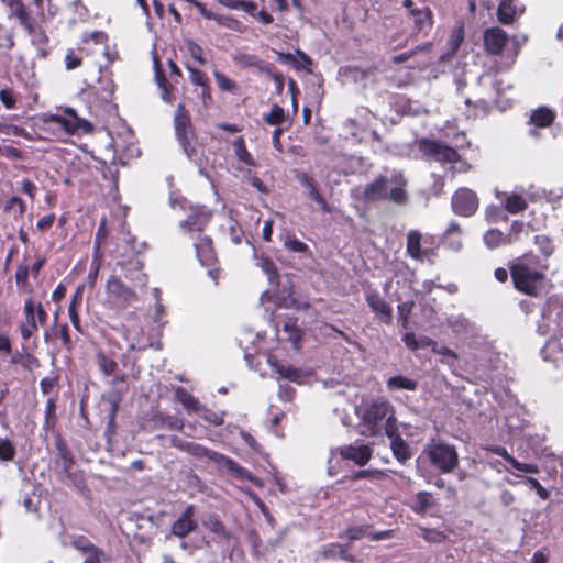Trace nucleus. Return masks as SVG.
I'll list each match as a JSON object with an SVG mask.
<instances>
[{
  "instance_id": "obj_1",
  "label": "nucleus",
  "mask_w": 563,
  "mask_h": 563,
  "mask_svg": "<svg viewBox=\"0 0 563 563\" xmlns=\"http://www.w3.org/2000/svg\"><path fill=\"white\" fill-rule=\"evenodd\" d=\"M361 419V432L364 435L375 437L385 430L391 417H395L393 406L386 400H377L356 410Z\"/></svg>"
},
{
  "instance_id": "obj_2",
  "label": "nucleus",
  "mask_w": 563,
  "mask_h": 563,
  "mask_svg": "<svg viewBox=\"0 0 563 563\" xmlns=\"http://www.w3.org/2000/svg\"><path fill=\"white\" fill-rule=\"evenodd\" d=\"M515 287L527 295L536 296L544 285V273L529 257L518 258L510 267Z\"/></svg>"
},
{
  "instance_id": "obj_3",
  "label": "nucleus",
  "mask_w": 563,
  "mask_h": 563,
  "mask_svg": "<svg viewBox=\"0 0 563 563\" xmlns=\"http://www.w3.org/2000/svg\"><path fill=\"white\" fill-rule=\"evenodd\" d=\"M406 184L400 173H394L390 177L380 176L366 186L364 195L367 200L388 198L396 203H405L407 201Z\"/></svg>"
},
{
  "instance_id": "obj_4",
  "label": "nucleus",
  "mask_w": 563,
  "mask_h": 563,
  "mask_svg": "<svg viewBox=\"0 0 563 563\" xmlns=\"http://www.w3.org/2000/svg\"><path fill=\"white\" fill-rule=\"evenodd\" d=\"M42 121L45 129L53 130L56 136L91 131V124L79 118L73 109H65L56 114H44Z\"/></svg>"
},
{
  "instance_id": "obj_5",
  "label": "nucleus",
  "mask_w": 563,
  "mask_h": 563,
  "mask_svg": "<svg viewBox=\"0 0 563 563\" xmlns=\"http://www.w3.org/2000/svg\"><path fill=\"white\" fill-rule=\"evenodd\" d=\"M372 456V450L368 445H347L331 450L328 473L334 476L340 471V463L342 460L353 461L357 465H365Z\"/></svg>"
},
{
  "instance_id": "obj_6",
  "label": "nucleus",
  "mask_w": 563,
  "mask_h": 563,
  "mask_svg": "<svg viewBox=\"0 0 563 563\" xmlns=\"http://www.w3.org/2000/svg\"><path fill=\"white\" fill-rule=\"evenodd\" d=\"M426 453L431 463L443 473L452 472L459 463V454L454 446L435 442L427 446Z\"/></svg>"
},
{
  "instance_id": "obj_7",
  "label": "nucleus",
  "mask_w": 563,
  "mask_h": 563,
  "mask_svg": "<svg viewBox=\"0 0 563 563\" xmlns=\"http://www.w3.org/2000/svg\"><path fill=\"white\" fill-rule=\"evenodd\" d=\"M23 313L25 321L21 324L20 331L26 340L37 332L38 324L43 325L46 322L47 313L42 303H36L31 297L24 302Z\"/></svg>"
},
{
  "instance_id": "obj_8",
  "label": "nucleus",
  "mask_w": 563,
  "mask_h": 563,
  "mask_svg": "<svg viewBox=\"0 0 563 563\" xmlns=\"http://www.w3.org/2000/svg\"><path fill=\"white\" fill-rule=\"evenodd\" d=\"M175 130L177 137L189 158H192L196 154V147L191 144L190 140V120L185 113L184 107L180 104L175 114Z\"/></svg>"
},
{
  "instance_id": "obj_9",
  "label": "nucleus",
  "mask_w": 563,
  "mask_h": 563,
  "mask_svg": "<svg viewBox=\"0 0 563 563\" xmlns=\"http://www.w3.org/2000/svg\"><path fill=\"white\" fill-rule=\"evenodd\" d=\"M453 211L460 216H472L478 208V199L474 191L462 188L452 197Z\"/></svg>"
},
{
  "instance_id": "obj_10",
  "label": "nucleus",
  "mask_w": 563,
  "mask_h": 563,
  "mask_svg": "<svg viewBox=\"0 0 563 563\" xmlns=\"http://www.w3.org/2000/svg\"><path fill=\"white\" fill-rule=\"evenodd\" d=\"M385 434L390 439V448L395 457L399 462H405L410 457L408 444L398 434V423L396 417H391L385 427Z\"/></svg>"
},
{
  "instance_id": "obj_11",
  "label": "nucleus",
  "mask_w": 563,
  "mask_h": 563,
  "mask_svg": "<svg viewBox=\"0 0 563 563\" xmlns=\"http://www.w3.org/2000/svg\"><path fill=\"white\" fill-rule=\"evenodd\" d=\"M210 461H212L219 468L227 470L232 475H234L238 478L242 479H249L250 482L254 483L256 486H262L263 483L261 479L252 476L245 468L236 464L233 460L230 457H227L220 453H213L210 454Z\"/></svg>"
},
{
  "instance_id": "obj_12",
  "label": "nucleus",
  "mask_w": 563,
  "mask_h": 563,
  "mask_svg": "<svg viewBox=\"0 0 563 563\" xmlns=\"http://www.w3.org/2000/svg\"><path fill=\"white\" fill-rule=\"evenodd\" d=\"M420 150L439 162H456L459 157L454 148L434 141H421Z\"/></svg>"
},
{
  "instance_id": "obj_13",
  "label": "nucleus",
  "mask_w": 563,
  "mask_h": 563,
  "mask_svg": "<svg viewBox=\"0 0 563 563\" xmlns=\"http://www.w3.org/2000/svg\"><path fill=\"white\" fill-rule=\"evenodd\" d=\"M107 294L113 302L120 303L123 307L130 305L135 299V294L114 276L110 277L107 283Z\"/></svg>"
},
{
  "instance_id": "obj_14",
  "label": "nucleus",
  "mask_w": 563,
  "mask_h": 563,
  "mask_svg": "<svg viewBox=\"0 0 563 563\" xmlns=\"http://www.w3.org/2000/svg\"><path fill=\"white\" fill-rule=\"evenodd\" d=\"M268 365L275 371L277 374V378H285L295 383H302L303 378L307 376L301 369L284 366L278 363V360L274 355H268L267 357Z\"/></svg>"
},
{
  "instance_id": "obj_15",
  "label": "nucleus",
  "mask_w": 563,
  "mask_h": 563,
  "mask_svg": "<svg viewBox=\"0 0 563 563\" xmlns=\"http://www.w3.org/2000/svg\"><path fill=\"white\" fill-rule=\"evenodd\" d=\"M366 301L378 319L385 323H390L393 319V308L376 292L366 296Z\"/></svg>"
},
{
  "instance_id": "obj_16",
  "label": "nucleus",
  "mask_w": 563,
  "mask_h": 563,
  "mask_svg": "<svg viewBox=\"0 0 563 563\" xmlns=\"http://www.w3.org/2000/svg\"><path fill=\"white\" fill-rule=\"evenodd\" d=\"M197 522L194 519V506H188L183 515L173 523L172 532L179 538L186 537L195 530Z\"/></svg>"
},
{
  "instance_id": "obj_17",
  "label": "nucleus",
  "mask_w": 563,
  "mask_h": 563,
  "mask_svg": "<svg viewBox=\"0 0 563 563\" xmlns=\"http://www.w3.org/2000/svg\"><path fill=\"white\" fill-rule=\"evenodd\" d=\"M123 335L130 350H141L147 345L143 329L135 321L123 327Z\"/></svg>"
},
{
  "instance_id": "obj_18",
  "label": "nucleus",
  "mask_w": 563,
  "mask_h": 563,
  "mask_svg": "<svg viewBox=\"0 0 563 563\" xmlns=\"http://www.w3.org/2000/svg\"><path fill=\"white\" fill-rule=\"evenodd\" d=\"M484 42L490 54H499L507 42V34L499 27H492L485 32Z\"/></svg>"
},
{
  "instance_id": "obj_19",
  "label": "nucleus",
  "mask_w": 563,
  "mask_h": 563,
  "mask_svg": "<svg viewBox=\"0 0 563 563\" xmlns=\"http://www.w3.org/2000/svg\"><path fill=\"white\" fill-rule=\"evenodd\" d=\"M486 450L501 456L518 472L531 473V474H537L539 472V468L536 464L521 463V462L517 461L515 457H512L510 454H508L506 449L503 446H489V448H486Z\"/></svg>"
},
{
  "instance_id": "obj_20",
  "label": "nucleus",
  "mask_w": 563,
  "mask_h": 563,
  "mask_svg": "<svg viewBox=\"0 0 563 563\" xmlns=\"http://www.w3.org/2000/svg\"><path fill=\"white\" fill-rule=\"evenodd\" d=\"M195 247L201 265L211 266L214 263L216 254L211 240L208 236L200 238L199 241L195 243Z\"/></svg>"
},
{
  "instance_id": "obj_21",
  "label": "nucleus",
  "mask_w": 563,
  "mask_h": 563,
  "mask_svg": "<svg viewBox=\"0 0 563 563\" xmlns=\"http://www.w3.org/2000/svg\"><path fill=\"white\" fill-rule=\"evenodd\" d=\"M421 234L418 231H409L407 234V253L415 260L422 261L427 256V251L421 247Z\"/></svg>"
},
{
  "instance_id": "obj_22",
  "label": "nucleus",
  "mask_w": 563,
  "mask_h": 563,
  "mask_svg": "<svg viewBox=\"0 0 563 563\" xmlns=\"http://www.w3.org/2000/svg\"><path fill=\"white\" fill-rule=\"evenodd\" d=\"M545 360H552L554 363L563 361V336L550 339L543 349Z\"/></svg>"
},
{
  "instance_id": "obj_23",
  "label": "nucleus",
  "mask_w": 563,
  "mask_h": 563,
  "mask_svg": "<svg viewBox=\"0 0 563 563\" xmlns=\"http://www.w3.org/2000/svg\"><path fill=\"white\" fill-rule=\"evenodd\" d=\"M210 218L209 212L206 210H199L191 214L183 224L184 228L188 229V232H200L203 227L208 223Z\"/></svg>"
},
{
  "instance_id": "obj_24",
  "label": "nucleus",
  "mask_w": 563,
  "mask_h": 563,
  "mask_svg": "<svg viewBox=\"0 0 563 563\" xmlns=\"http://www.w3.org/2000/svg\"><path fill=\"white\" fill-rule=\"evenodd\" d=\"M484 242L487 247L496 249L498 246L512 243L514 239L506 236L501 231L497 229H490L485 233Z\"/></svg>"
},
{
  "instance_id": "obj_25",
  "label": "nucleus",
  "mask_w": 563,
  "mask_h": 563,
  "mask_svg": "<svg viewBox=\"0 0 563 563\" xmlns=\"http://www.w3.org/2000/svg\"><path fill=\"white\" fill-rule=\"evenodd\" d=\"M10 8V15L19 20L20 24L23 25L30 33L33 31L32 20L29 16L21 0L14 2Z\"/></svg>"
},
{
  "instance_id": "obj_26",
  "label": "nucleus",
  "mask_w": 563,
  "mask_h": 563,
  "mask_svg": "<svg viewBox=\"0 0 563 563\" xmlns=\"http://www.w3.org/2000/svg\"><path fill=\"white\" fill-rule=\"evenodd\" d=\"M172 443L174 446L185 450L195 456H206L210 460V454L214 453L213 451H209L197 443L185 442V441L178 440L176 438H174L172 440Z\"/></svg>"
},
{
  "instance_id": "obj_27",
  "label": "nucleus",
  "mask_w": 563,
  "mask_h": 563,
  "mask_svg": "<svg viewBox=\"0 0 563 563\" xmlns=\"http://www.w3.org/2000/svg\"><path fill=\"white\" fill-rule=\"evenodd\" d=\"M387 388L389 390H415L417 388V382L412 378L397 375L388 378Z\"/></svg>"
},
{
  "instance_id": "obj_28",
  "label": "nucleus",
  "mask_w": 563,
  "mask_h": 563,
  "mask_svg": "<svg viewBox=\"0 0 563 563\" xmlns=\"http://www.w3.org/2000/svg\"><path fill=\"white\" fill-rule=\"evenodd\" d=\"M176 397L188 412L200 411L199 400L196 397H194L191 394H189L186 389L178 388L176 390Z\"/></svg>"
},
{
  "instance_id": "obj_29",
  "label": "nucleus",
  "mask_w": 563,
  "mask_h": 563,
  "mask_svg": "<svg viewBox=\"0 0 563 563\" xmlns=\"http://www.w3.org/2000/svg\"><path fill=\"white\" fill-rule=\"evenodd\" d=\"M497 14L501 23H511L517 14V9L512 4V0H501L498 5Z\"/></svg>"
},
{
  "instance_id": "obj_30",
  "label": "nucleus",
  "mask_w": 563,
  "mask_h": 563,
  "mask_svg": "<svg viewBox=\"0 0 563 563\" xmlns=\"http://www.w3.org/2000/svg\"><path fill=\"white\" fill-rule=\"evenodd\" d=\"M553 120L554 113L548 108H539L534 110L530 117L531 123L539 128L550 125Z\"/></svg>"
},
{
  "instance_id": "obj_31",
  "label": "nucleus",
  "mask_w": 563,
  "mask_h": 563,
  "mask_svg": "<svg viewBox=\"0 0 563 563\" xmlns=\"http://www.w3.org/2000/svg\"><path fill=\"white\" fill-rule=\"evenodd\" d=\"M433 505L432 496L427 492H419L410 504L411 509L417 514H422Z\"/></svg>"
},
{
  "instance_id": "obj_32",
  "label": "nucleus",
  "mask_w": 563,
  "mask_h": 563,
  "mask_svg": "<svg viewBox=\"0 0 563 563\" xmlns=\"http://www.w3.org/2000/svg\"><path fill=\"white\" fill-rule=\"evenodd\" d=\"M29 272H30V268L27 265L19 266L15 272V280H16L18 287L24 294L32 292V286L29 283Z\"/></svg>"
},
{
  "instance_id": "obj_33",
  "label": "nucleus",
  "mask_w": 563,
  "mask_h": 563,
  "mask_svg": "<svg viewBox=\"0 0 563 563\" xmlns=\"http://www.w3.org/2000/svg\"><path fill=\"white\" fill-rule=\"evenodd\" d=\"M505 208L510 213H518L527 208V201L517 194H509L505 200Z\"/></svg>"
},
{
  "instance_id": "obj_34",
  "label": "nucleus",
  "mask_w": 563,
  "mask_h": 563,
  "mask_svg": "<svg viewBox=\"0 0 563 563\" xmlns=\"http://www.w3.org/2000/svg\"><path fill=\"white\" fill-rule=\"evenodd\" d=\"M415 16V24L419 30L430 27L432 24V14L429 8L423 7L422 9L412 10Z\"/></svg>"
},
{
  "instance_id": "obj_35",
  "label": "nucleus",
  "mask_w": 563,
  "mask_h": 563,
  "mask_svg": "<svg viewBox=\"0 0 563 563\" xmlns=\"http://www.w3.org/2000/svg\"><path fill=\"white\" fill-rule=\"evenodd\" d=\"M97 363L100 372L107 376L112 375L118 366L115 361L108 357L103 352L97 353Z\"/></svg>"
},
{
  "instance_id": "obj_36",
  "label": "nucleus",
  "mask_w": 563,
  "mask_h": 563,
  "mask_svg": "<svg viewBox=\"0 0 563 563\" xmlns=\"http://www.w3.org/2000/svg\"><path fill=\"white\" fill-rule=\"evenodd\" d=\"M460 236H461V229H460L459 224L456 222H451L445 232V238L452 249H454V250L461 249L462 243H461Z\"/></svg>"
},
{
  "instance_id": "obj_37",
  "label": "nucleus",
  "mask_w": 563,
  "mask_h": 563,
  "mask_svg": "<svg viewBox=\"0 0 563 563\" xmlns=\"http://www.w3.org/2000/svg\"><path fill=\"white\" fill-rule=\"evenodd\" d=\"M211 20L216 21L217 24L222 27L236 32H242L243 26L241 22H239L235 18L231 15H220L214 13V18H212Z\"/></svg>"
},
{
  "instance_id": "obj_38",
  "label": "nucleus",
  "mask_w": 563,
  "mask_h": 563,
  "mask_svg": "<svg viewBox=\"0 0 563 563\" xmlns=\"http://www.w3.org/2000/svg\"><path fill=\"white\" fill-rule=\"evenodd\" d=\"M286 121V113L284 109L277 104L271 108V111L265 115V122L269 125H282Z\"/></svg>"
},
{
  "instance_id": "obj_39",
  "label": "nucleus",
  "mask_w": 563,
  "mask_h": 563,
  "mask_svg": "<svg viewBox=\"0 0 563 563\" xmlns=\"http://www.w3.org/2000/svg\"><path fill=\"white\" fill-rule=\"evenodd\" d=\"M213 76H214L216 84L221 91H227V92H235L236 91L238 85L234 80L230 79L224 74H222L218 70L213 71Z\"/></svg>"
},
{
  "instance_id": "obj_40",
  "label": "nucleus",
  "mask_w": 563,
  "mask_h": 563,
  "mask_svg": "<svg viewBox=\"0 0 563 563\" xmlns=\"http://www.w3.org/2000/svg\"><path fill=\"white\" fill-rule=\"evenodd\" d=\"M284 331L288 334V340L292 343L294 347L298 350L300 347L301 330L295 322L288 320L284 324Z\"/></svg>"
},
{
  "instance_id": "obj_41",
  "label": "nucleus",
  "mask_w": 563,
  "mask_h": 563,
  "mask_svg": "<svg viewBox=\"0 0 563 563\" xmlns=\"http://www.w3.org/2000/svg\"><path fill=\"white\" fill-rule=\"evenodd\" d=\"M233 147H234L236 157L241 162H243L244 164L250 165V166L254 165V161H253L251 154L245 148L244 141L242 137H238L236 140H234Z\"/></svg>"
},
{
  "instance_id": "obj_42",
  "label": "nucleus",
  "mask_w": 563,
  "mask_h": 563,
  "mask_svg": "<svg viewBox=\"0 0 563 563\" xmlns=\"http://www.w3.org/2000/svg\"><path fill=\"white\" fill-rule=\"evenodd\" d=\"M185 51L188 55H190L200 65L206 64L202 47L200 45H198L197 43H195L194 41L188 40L185 42Z\"/></svg>"
},
{
  "instance_id": "obj_43",
  "label": "nucleus",
  "mask_w": 563,
  "mask_h": 563,
  "mask_svg": "<svg viewBox=\"0 0 563 563\" xmlns=\"http://www.w3.org/2000/svg\"><path fill=\"white\" fill-rule=\"evenodd\" d=\"M257 266L267 275L268 280L273 283L277 278V271L275 264L267 257L257 260Z\"/></svg>"
},
{
  "instance_id": "obj_44",
  "label": "nucleus",
  "mask_w": 563,
  "mask_h": 563,
  "mask_svg": "<svg viewBox=\"0 0 563 563\" xmlns=\"http://www.w3.org/2000/svg\"><path fill=\"white\" fill-rule=\"evenodd\" d=\"M15 455V449L8 439H0V461H11Z\"/></svg>"
},
{
  "instance_id": "obj_45",
  "label": "nucleus",
  "mask_w": 563,
  "mask_h": 563,
  "mask_svg": "<svg viewBox=\"0 0 563 563\" xmlns=\"http://www.w3.org/2000/svg\"><path fill=\"white\" fill-rule=\"evenodd\" d=\"M65 65L73 70L81 65V56L75 49H68L65 56Z\"/></svg>"
},
{
  "instance_id": "obj_46",
  "label": "nucleus",
  "mask_w": 563,
  "mask_h": 563,
  "mask_svg": "<svg viewBox=\"0 0 563 563\" xmlns=\"http://www.w3.org/2000/svg\"><path fill=\"white\" fill-rule=\"evenodd\" d=\"M421 536L424 540L434 543H440L445 539L444 533L435 529L422 528Z\"/></svg>"
},
{
  "instance_id": "obj_47",
  "label": "nucleus",
  "mask_w": 563,
  "mask_h": 563,
  "mask_svg": "<svg viewBox=\"0 0 563 563\" xmlns=\"http://www.w3.org/2000/svg\"><path fill=\"white\" fill-rule=\"evenodd\" d=\"M285 246L295 253H303L307 250V245L294 238L287 236L284 242Z\"/></svg>"
},
{
  "instance_id": "obj_48",
  "label": "nucleus",
  "mask_w": 563,
  "mask_h": 563,
  "mask_svg": "<svg viewBox=\"0 0 563 563\" xmlns=\"http://www.w3.org/2000/svg\"><path fill=\"white\" fill-rule=\"evenodd\" d=\"M0 100L7 109L14 108L16 102L14 93L9 89H2L0 91Z\"/></svg>"
},
{
  "instance_id": "obj_49",
  "label": "nucleus",
  "mask_w": 563,
  "mask_h": 563,
  "mask_svg": "<svg viewBox=\"0 0 563 563\" xmlns=\"http://www.w3.org/2000/svg\"><path fill=\"white\" fill-rule=\"evenodd\" d=\"M526 483L533 488L540 498L547 499L549 497L548 490L533 477H527Z\"/></svg>"
},
{
  "instance_id": "obj_50",
  "label": "nucleus",
  "mask_w": 563,
  "mask_h": 563,
  "mask_svg": "<svg viewBox=\"0 0 563 563\" xmlns=\"http://www.w3.org/2000/svg\"><path fill=\"white\" fill-rule=\"evenodd\" d=\"M412 303L411 302H402L398 306V313L402 322V327L406 329L408 325L409 314L411 312Z\"/></svg>"
},
{
  "instance_id": "obj_51",
  "label": "nucleus",
  "mask_w": 563,
  "mask_h": 563,
  "mask_svg": "<svg viewBox=\"0 0 563 563\" xmlns=\"http://www.w3.org/2000/svg\"><path fill=\"white\" fill-rule=\"evenodd\" d=\"M189 4L194 5L195 8H197V10L199 11V13L207 20H211L212 18H214V13L210 10H208L206 8V5L198 1V0H186Z\"/></svg>"
},
{
  "instance_id": "obj_52",
  "label": "nucleus",
  "mask_w": 563,
  "mask_h": 563,
  "mask_svg": "<svg viewBox=\"0 0 563 563\" xmlns=\"http://www.w3.org/2000/svg\"><path fill=\"white\" fill-rule=\"evenodd\" d=\"M187 70L189 71V75H190V80L195 84V85H198V86H205L206 84V80H205V75L203 73H201L200 70L194 68V67H190V66H187Z\"/></svg>"
},
{
  "instance_id": "obj_53",
  "label": "nucleus",
  "mask_w": 563,
  "mask_h": 563,
  "mask_svg": "<svg viewBox=\"0 0 563 563\" xmlns=\"http://www.w3.org/2000/svg\"><path fill=\"white\" fill-rule=\"evenodd\" d=\"M464 38V31L463 26L456 27L451 36V47L453 51H456L460 44L463 42Z\"/></svg>"
},
{
  "instance_id": "obj_54",
  "label": "nucleus",
  "mask_w": 563,
  "mask_h": 563,
  "mask_svg": "<svg viewBox=\"0 0 563 563\" xmlns=\"http://www.w3.org/2000/svg\"><path fill=\"white\" fill-rule=\"evenodd\" d=\"M155 68H156V81L159 86V88L162 89V99L165 100L166 102H169L170 101V98H169V95H168V91H167V88L165 86V79L162 77V75L159 74V70H158V65H157V62L155 60Z\"/></svg>"
},
{
  "instance_id": "obj_55",
  "label": "nucleus",
  "mask_w": 563,
  "mask_h": 563,
  "mask_svg": "<svg viewBox=\"0 0 563 563\" xmlns=\"http://www.w3.org/2000/svg\"><path fill=\"white\" fill-rule=\"evenodd\" d=\"M292 64L298 68H307L311 64V60L305 53L296 51L295 63Z\"/></svg>"
},
{
  "instance_id": "obj_56",
  "label": "nucleus",
  "mask_w": 563,
  "mask_h": 563,
  "mask_svg": "<svg viewBox=\"0 0 563 563\" xmlns=\"http://www.w3.org/2000/svg\"><path fill=\"white\" fill-rule=\"evenodd\" d=\"M73 543L77 550L82 552V554H86L87 552H89L90 550L96 548L88 540H86L84 538H78V539L74 540Z\"/></svg>"
},
{
  "instance_id": "obj_57",
  "label": "nucleus",
  "mask_w": 563,
  "mask_h": 563,
  "mask_svg": "<svg viewBox=\"0 0 563 563\" xmlns=\"http://www.w3.org/2000/svg\"><path fill=\"white\" fill-rule=\"evenodd\" d=\"M300 183L302 184V186L307 189V192H308V197L310 199H312V192H318L314 184H313V180L307 176V175H302L300 177Z\"/></svg>"
},
{
  "instance_id": "obj_58",
  "label": "nucleus",
  "mask_w": 563,
  "mask_h": 563,
  "mask_svg": "<svg viewBox=\"0 0 563 563\" xmlns=\"http://www.w3.org/2000/svg\"><path fill=\"white\" fill-rule=\"evenodd\" d=\"M101 551L95 548L85 554L84 563H101Z\"/></svg>"
},
{
  "instance_id": "obj_59",
  "label": "nucleus",
  "mask_w": 563,
  "mask_h": 563,
  "mask_svg": "<svg viewBox=\"0 0 563 563\" xmlns=\"http://www.w3.org/2000/svg\"><path fill=\"white\" fill-rule=\"evenodd\" d=\"M0 130L5 134H13L16 136H25L26 135V132L24 131V129L19 128L16 125H12V124L2 125V126H0Z\"/></svg>"
},
{
  "instance_id": "obj_60",
  "label": "nucleus",
  "mask_w": 563,
  "mask_h": 563,
  "mask_svg": "<svg viewBox=\"0 0 563 563\" xmlns=\"http://www.w3.org/2000/svg\"><path fill=\"white\" fill-rule=\"evenodd\" d=\"M54 220H55V216L54 214H47V216L41 218L37 221L36 227H37L38 230L45 231V230L49 229L53 225Z\"/></svg>"
},
{
  "instance_id": "obj_61",
  "label": "nucleus",
  "mask_w": 563,
  "mask_h": 563,
  "mask_svg": "<svg viewBox=\"0 0 563 563\" xmlns=\"http://www.w3.org/2000/svg\"><path fill=\"white\" fill-rule=\"evenodd\" d=\"M239 9L251 14L252 16H255L257 5L253 1L240 0Z\"/></svg>"
},
{
  "instance_id": "obj_62",
  "label": "nucleus",
  "mask_w": 563,
  "mask_h": 563,
  "mask_svg": "<svg viewBox=\"0 0 563 563\" xmlns=\"http://www.w3.org/2000/svg\"><path fill=\"white\" fill-rule=\"evenodd\" d=\"M405 344L411 349V350H418L419 349V339L415 336L413 333H406L402 338Z\"/></svg>"
},
{
  "instance_id": "obj_63",
  "label": "nucleus",
  "mask_w": 563,
  "mask_h": 563,
  "mask_svg": "<svg viewBox=\"0 0 563 563\" xmlns=\"http://www.w3.org/2000/svg\"><path fill=\"white\" fill-rule=\"evenodd\" d=\"M89 40L96 43H104L107 41V35L101 31H95L88 35H85L84 41L87 42Z\"/></svg>"
},
{
  "instance_id": "obj_64",
  "label": "nucleus",
  "mask_w": 563,
  "mask_h": 563,
  "mask_svg": "<svg viewBox=\"0 0 563 563\" xmlns=\"http://www.w3.org/2000/svg\"><path fill=\"white\" fill-rule=\"evenodd\" d=\"M0 154L9 158H19L20 151L12 146H1Z\"/></svg>"
}]
</instances>
